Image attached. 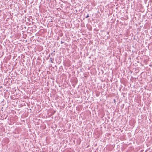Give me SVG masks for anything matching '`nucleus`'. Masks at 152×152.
Returning <instances> with one entry per match:
<instances>
[{"mask_svg":"<svg viewBox=\"0 0 152 152\" xmlns=\"http://www.w3.org/2000/svg\"><path fill=\"white\" fill-rule=\"evenodd\" d=\"M63 43H64V42H62V41H61V44H63Z\"/></svg>","mask_w":152,"mask_h":152,"instance_id":"20e7f679","label":"nucleus"},{"mask_svg":"<svg viewBox=\"0 0 152 152\" xmlns=\"http://www.w3.org/2000/svg\"><path fill=\"white\" fill-rule=\"evenodd\" d=\"M50 59L51 62H52V63H53V60L54 59H53V58H50Z\"/></svg>","mask_w":152,"mask_h":152,"instance_id":"f257e3e1","label":"nucleus"},{"mask_svg":"<svg viewBox=\"0 0 152 152\" xmlns=\"http://www.w3.org/2000/svg\"><path fill=\"white\" fill-rule=\"evenodd\" d=\"M89 17V15L88 14H87V15L86 16V18H88Z\"/></svg>","mask_w":152,"mask_h":152,"instance_id":"7ed1b4c3","label":"nucleus"},{"mask_svg":"<svg viewBox=\"0 0 152 152\" xmlns=\"http://www.w3.org/2000/svg\"><path fill=\"white\" fill-rule=\"evenodd\" d=\"M55 54L54 53H51V55H52L53 56L55 55Z\"/></svg>","mask_w":152,"mask_h":152,"instance_id":"f03ea898","label":"nucleus"}]
</instances>
